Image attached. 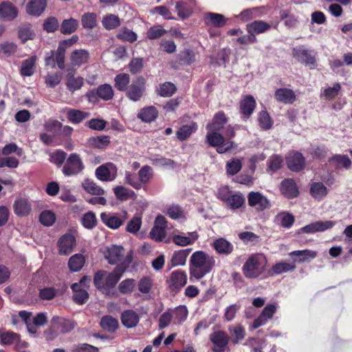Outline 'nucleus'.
<instances>
[{
  "mask_svg": "<svg viewBox=\"0 0 352 352\" xmlns=\"http://www.w3.org/2000/svg\"><path fill=\"white\" fill-rule=\"evenodd\" d=\"M132 261V253L129 252L120 265H118L112 272L104 270L97 272L94 278L95 286L103 293H107L116 286Z\"/></svg>",
  "mask_w": 352,
  "mask_h": 352,
  "instance_id": "f257e3e1",
  "label": "nucleus"
},
{
  "mask_svg": "<svg viewBox=\"0 0 352 352\" xmlns=\"http://www.w3.org/2000/svg\"><path fill=\"white\" fill-rule=\"evenodd\" d=\"M215 263L214 257L204 251L199 250L193 252L190 258V279L202 278L212 272Z\"/></svg>",
  "mask_w": 352,
  "mask_h": 352,
  "instance_id": "f03ea898",
  "label": "nucleus"
},
{
  "mask_svg": "<svg viewBox=\"0 0 352 352\" xmlns=\"http://www.w3.org/2000/svg\"><path fill=\"white\" fill-rule=\"evenodd\" d=\"M267 262V258L263 254L251 255L242 267L243 275L250 279L258 277L265 272Z\"/></svg>",
  "mask_w": 352,
  "mask_h": 352,
  "instance_id": "7ed1b4c3",
  "label": "nucleus"
},
{
  "mask_svg": "<svg viewBox=\"0 0 352 352\" xmlns=\"http://www.w3.org/2000/svg\"><path fill=\"white\" fill-rule=\"evenodd\" d=\"M206 135L207 142L212 147H216L217 152L220 154L227 153L234 147V142L226 140V138L215 131H209Z\"/></svg>",
  "mask_w": 352,
  "mask_h": 352,
  "instance_id": "20e7f679",
  "label": "nucleus"
},
{
  "mask_svg": "<svg viewBox=\"0 0 352 352\" xmlns=\"http://www.w3.org/2000/svg\"><path fill=\"white\" fill-rule=\"evenodd\" d=\"M84 169L83 162L77 153H72L66 160L65 164L63 167L62 171L66 176L75 175L80 173Z\"/></svg>",
  "mask_w": 352,
  "mask_h": 352,
  "instance_id": "39448f33",
  "label": "nucleus"
},
{
  "mask_svg": "<svg viewBox=\"0 0 352 352\" xmlns=\"http://www.w3.org/2000/svg\"><path fill=\"white\" fill-rule=\"evenodd\" d=\"M145 85V79L142 76L138 77L129 86L126 96L133 102L139 101L144 94Z\"/></svg>",
  "mask_w": 352,
  "mask_h": 352,
  "instance_id": "423d86ee",
  "label": "nucleus"
},
{
  "mask_svg": "<svg viewBox=\"0 0 352 352\" xmlns=\"http://www.w3.org/2000/svg\"><path fill=\"white\" fill-rule=\"evenodd\" d=\"M78 40V37L77 36H73L72 38L63 40L59 43L56 51H54L55 60L59 69H63L65 67V57L67 49L75 44Z\"/></svg>",
  "mask_w": 352,
  "mask_h": 352,
  "instance_id": "0eeeda50",
  "label": "nucleus"
},
{
  "mask_svg": "<svg viewBox=\"0 0 352 352\" xmlns=\"http://www.w3.org/2000/svg\"><path fill=\"white\" fill-rule=\"evenodd\" d=\"M102 221L109 228L117 229L121 226L127 219V212L123 211L120 213H106L100 214Z\"/></svg>",
  "mask_w": 352,
  "mask_h": 352,
  "instance_id": "6e6552de",
  "label": "nucleus"
},
{
  "mask_svg": "<svg viewBox=\"0 0 352 352\" xmlns=\"http://www.w3.org/2000/svg\"><path fill=\"white\" fill-rule=\"evenodd\" d=\"M210 340L214 345V352H228L229 337L225 331L219 330L213 332L210 336Z\"/></svg>",
  "mask_w": 352,
  "mask_h": 352,
  "instance_id": "1a4fd4ad",
  "label": "nucleus"
},
{
  "mask_svg": "<svg viewBox=\"0 0 352 352\" xmlns=\"http://www.w3.org/2000/svg\"><path fill=\"white\" fill-rule=\"evenodd\" d=\"M96 176L102 182L113 181L117 176V167L111 162L102 164L96 169Z\"/></svg>",
  "mask_w": 352,
  "mask_h": 352,
  "instance_id": "9d476101",
  "label": "nucleus"
},
{
  "mask_svg": "<svg viewBox=\"0 0 352 352\" xmlns=\"http://www.w3.org/2000/svg\"><path fill=\"white\" fill-rule=\"evenodd\" d=\"M102 253L110 265H116L124 258V249L122 246L113 245L105 248Z\"/></svg>",
  "mask_w": 352,
  "mask_h": 352,
  "instance_id": "9b49d317",
  "label": "nucleus"
},
{
  "mask_svg": "<svg viewBox=\"0 0 352 352\" xmlns=\"http://www.w3.org/2000/svg\"><path fill=\"white\" fill-rule=\"evenodd\" d=\"M187 283V274L181 270H175L170 274L168 280L170 289L177 293Z\"/></svg>",
  "mask_w": 352,
  "mask_h": 352,
  "instance_id": "f8f14e48",
  "label": "nucleus"
},
{
  "mask_svg": "<svg viewBox=\"0 0 352 352\" xmlns=\"http://www.w3.org/2000/svg\"><path fill=\"white\" fill-rule=\"evenodd\" d=\"M166 220L164 217L159 215L155 220L154 226L151 229L150 237L155 241H162L166 236Z\"/></svg>",
  "mask_w": 352,
  "mask_h": 352,
  "instance_id": "ddd939ff",
  "label": "nucleus"
},
{
  "mask_svg": "<svg viewBox=\"0 0 352 352\" xmlns=\"http://www.w3.org/2000/svg\"><path fill=\"white\" fill-rule=\"evenodd\" d=\"M292 54L298 61L305 65H314L316 61L314 52L307 50L303 45L294 48Z\"/></svg>",
  "mask_w": 352,
  "mask_h": 352,
  "instance_id": "4468645a",
  "label": "nucleus"
},
{
  "mask_svg": "<svg viewBox=\"0 0 352 352\" xmlns=\"http://www.w3.org/2000/svg\"><path fill=\"white\" fill-rule=\"evenodd\" d=\"M248 204L256 210L263 211L270 207L269 200L258 192H250L248 195Z\"/></svg>",
  "mask_w": 352,
  "mask_h": 352,
  "instance_id": "2eb2a0df",
  "label": "nucleus"
},
{
  "mask_svg": "<svg viewBox=\"0 0 352 352\" xmlns=\"http://www.w3.org/2000/svg\"><path fill=\"white\" fill-rule=\"evenodd\" d=\"M76 244V241L74 236L71 234L63 235L57 243L58 253L60 255L69 254L73 251Z\"/></svg>",
  "mask_w": 352,
  "mask_h": 352,
  "instance_id": "dca6fc26",
  "label": "nucleus"
},
{
  "mask_svg": "<svg viewBox=\"0 0 352 352\" xmlns=\"http://www.w3.org/2000/svg\"><path fill=\"white\" fill-rule=\"evenodd\" d=\"M74 327V325L72 321L59 316H54L51 320V329L55 333H68Z\"/></svg>",
  "mask_w": 352,
  "mask_h": 352,
  "instance_id": "f3484780",
  "label": "nucleus"
},
{
  "mask_svg": "<svg viewBox=\"0 0 352 352\" xmlns=\"http://www.w3.org/2000/svg\"><path fill=\"white\" fill-rule=\"evenodd\" d=\"M336 225L333 221H318L307 225L301 228V232L304 233H315L316 232H323L333 228Z\"/></svg>",
  "mask_w": 352,
  "mask_h": 352,
  "instance_id": "a211bd4d",
  "label": "nucleus"
},
{
  "mask_svg": "<svg viewBox=\"0 0 352 352\" xmlns=\"http://www.w3.org/2000/svg\"><path fill=\"white\" fill-rule=\"evenodd\" d=\"M287 166L292 171L299 172L305 165V160L300 153H291L287 157Z\"/></svg>",
  "mask_w": 352,
  "mask_h": 352,
  "instance_id": "6ab92c4d",
  "label": "nucleus"
},
{
  "mask_svg": "<svg viewBox=\"0 0 352 352\" xmlns=\"http://www.w3.org/2000/svg\"><path fill=\"white\" fill-rule=\"evenodd\" d=\"M13 210L19 217L28 216L32 210V205L27 198L19 197L17 198L13 204Z\"/></svg>",
  "mask_w": 352,
  "mask_h": 352,
  "instance_id": "aec40b11",
  "label": "nucleus"
},
{
  "mask_svg": "<svg viewBox=\"0 0 352 352\" xmlns=\"http://www.w3.org/2000/svg\"><path fill=\"white\" fill-rule=\"evenodd\" d=\"M47 0H30L26 5V12L31 16H39L47 7Z\"/></svg>",
  "mask_w": 352,
  "mask_h": 352,
  "instance_id": "412c9836",
  "label": "nucleus"
},
{
  "mask_svg": "<svg viewBox=\"0 0 352 352\" xmlns=\"http://www.w3.org/2000/svg\"><path fill=\"white\" fill-rule=\"evenodd\" d=\"M274 98L278 102L285 104H293L296 96L293 90L288 88H280L276 90Z\"/></svg>",
  "mask_w": 352,
  "mask_h": 352,
  "instance_id": "4be33fe9",
  "label": "nucleus"
},
{
  "mask_svg": "<svg viewBox=\"0 0 352 352\" xmlns=\"http://www.w3.org/2000/svg\"><path fill=\"white\" fill-rule=\"evenodd\" d=\"M18 15V9L10 1H3L0 3V18L12 21Z\"/></svg>",
  "mask_w": 352,
  "mask_h": 352,
  "instance_id": "5701e85b",
  "label": "nucleus"
},
{
  "mask_svg": "<svg viewBox=\"0 0 352 352\" xmlns=\"http://www.w3.org/2000/svg\"><path fill=\"white\" fill-rule=\"evenodd\" d=\"M71 64L74 67H80L88 63L89 53L87 50L79 49L74 50L70 56Z\"/></svg>",
  "mask_w": 352,
  "mask_h": 352,
  "instance_id": "b1692460",
  "label": "nucleus"
},
{
  "mask_svg": "<svg viewBox=\"0 0 352 352\" xmlns=\"http://www.w3.org/2000/svg\"><path fill=\"white\" fill-rule=\"evenodd\" d=\"M271 28V25L262 20H256L246 25L248 34L256 36V34H263Z\"/></svg>",
  "mask_w": 352,
  "mask_h": 352,
  "instance_id": "393cba45",
  "label": "nucleus"
},
{
  "mask_svg": "<svg viewBox=\"0 0 352 352\" xmlns=\"http://www.w3.org/2000/svg\"><path fill=\"white\" fill-rule=\"evenodd\" d=\"M211 245L217 254L226 256L230 254L234 249L232 244L224 238L215 239Z\"/></svg>",
  "mask_w": 352,
  "mask_h": 352,
  "instance_id": "a878e982",
  "label": "nucleus"
},
{
  "mask_svg": "<svg viewBox=\"0 0 352 352\" xmlns=\"http://www.w3.org/2000/svg\"><path fill=\"white\" fill-rule=\"evenodd\" d=\"M280 191L285 197L292 199L298 196V190L292 179H287L281 182Z\"/></svg>",
  "mask_w": 352,
  "mask_h": 352,
  "instance_id": "bb28decb",
  "label": "nucleus"
},
{
  "mask_svg": "<svg viewBox=\"0 0 352 352\" xmlns=\"http://www.w3.org/2000/svg\"><path fill=\"white\" fill-rule=\"evenodd\" d=\"M140 320L138 314L133 310L124 311L121 314L122 324L127 328H133L137 326Z\"/></svg>",
  "mask_w": 352,
  "mask_h": 352,
  "instance_id": "cd10ccee",
  "label": "nucleus"
},
{
  "mask_svg": "<svg viewBox=\"0 0 352 352\" xmlns=\"http://www.w3.org/2000/svg\"><path fill=\"white\" fill-rule=\"evenodd\" d=\"M205 23L208 25H211L215 28L223 27L226 23V19L223 14L208 12L205 16Z\"/></svg>",
  "mask_w": 352,
  "mask_h": 352,
  "instance_id": "c85d7f7f",
  "label": "nucleus"
},
{
  "mask_svg": "<svg viewBox=\"0 0 352 352\" xmlns=\"http://www.w3.org/2000/svg\"><path fill=\"white\" fill-rule=\"evenodd\" d=\"M227 123V118L223 112L219 111L215 114L211 123L206 126L208 131H219L222 129Z\"/></svg>",
  "mask_w": 352,
  "mask_h": 352,
  "instance_id": "c756f323",
  "label": "nucleus"
},
{
  "mask_svg": "<svg viewBox=\"0 0 352 352\" xmlns=\"http://www.w3.org/2000/svg\"><path fill=\"white\" fill-rule=\"evenodd\" d=\"M256 106V102L253 96H246L240 102L241 113L248 118L253 112Z\"/></svg>",
  "mask_w": 352,
  "mask_h": 352,
  "instance_id": "7c9ffc66",
  "label": "nucleus"
},
{
  "mask_svg": "<svg viewBox=\"0 0 352 352\" xmlns=\"http://www.w3.org/2000/svg\"><path fill=\"white\" fill-rule=\"evenodd\" d=\"M198 239V234L196 232H188V236L180 234H175L173 236V242L179 246H186L192 244Z\"/></svg>",
  "mask_w": 352,
  "mask_h": 352,
  "instance_id": "2f4dec72",
  "label": "nucleus"
},
{
  "mask_svg": "<svg viewBox=\"0 0 352 352\" xmlns=\"http://www.w3.org/2000/svg\"><path fill=\"white\" fill-rule=\"evenodd\" d=\"M85 263V257L82 254H75L68 261V267L72 272L80 271Z\"/></svg>",
  "mask_w": 352,
  "mask_h": 352,
  "instance_id": "473e14b6",
  "label": "nucleus"
},
{
  "mask_svg": "<svg viewBox=\"0 0 352 352\" xmlns=\"http://www.w3.org/2000/svg\"><path fill=\"white\" fill-rule=\"evenodd\" d=\"M310 194L314 199L320 200L327 196L328 190L322 182H314L311 186Z\"/></svg>",
  "mask_w": 352,
  "mask_h": 352,
  "instance_id": "72a5a7b5",
  "label": "nucleus"
},
{
  "mask_svg": "<svg viewBox=\"0 0 352 352\" xmlns=\"http://www.w3.org/2000/svg\"><path fill=\"white\" fill-rule=\"evenodd\" d=\"M84 84V79L80 76H75L72 74H68L66 77V85L67 89L74 92L80 89Z\"/></svg>",
  "mask_w": 352,
  "mask_h": 352,
  "instance_id": "f704fd0d",
  "label": "nucleus"
},
{
  "mask_svg": "<svg viewBox=\"0 0 352 352\" xmlns=\"http://www.w3.org/2000/svg\"><path fill=\"white\" fill-rule=\"evenodd\" d=\"M138 175V182H140L142 186V184H148L153 178V170L151 166L145 165L139 170Z\"/></svg>",
  "mask_w": 352,
  "mask_h": 352,
  "instance_id": "c9c22d12",
  "label": "nucleus"
},
{
  "mask_svg": "<svg viewBox=\"0 0 352 352\" xmlns=\"http://www.w3.org/2000/svg\"><path fill=\"white\" fill-rule=\"evenodd\" d=\"M87 143L89 146L102 149L109 144L110 140L108 135H100L88 138Z\"/></svg>",
  "mask_w": 352,
  "mask_h": 352,
  "instance_id": "e433bc0d",
  "label": "nucleus"
},
{
  "mask_svg": "<svg viewBox=\"0 0 352 352\" xmlns=\"http://www.w3.org/2000/svg\"><path fill=\"white\" fill-rule=\"evenodd\" d=\"M83 189L88 193L95 195H103L104 190L98 186L94 181L87 179L82 183Z\"/></svg>",
  "mask_w": 352,
  "mask_h": 352,
  "instance_id": "4c0bfd02",
  "label": "nucleus"
},
{
  "mask_svg": "<svg viewBox=\"0 0 352 352\" xmlns=\"http://www.w3.org/2000/svg\"><path fill=\"white\" fill-rule=\"evenodd\" d=\"M36 60V56H32L22 62L20 69V72L22 76H31L34 74Z\"/></svg>",
  "mask_w": 352,
  "mask_h": 352,
  "instance_id": "58836bf2",
  "label": "nucleus"
},
{
  "mask_svg": "<svg viewBox=\"0 0 352 352\" xmlns=\"http://www.w3.org/2000/svg\"><path fill=\"white\" fill-rule=\"evenodd\" d=\"M230 333L232 342L234 344H237L240 340H243L245 337V329L239 324L231 325L228 327Z\"/></svg>",
  "mask_w": 352,
  "mask_h": 352,
  "instance_id": "ea45409f",
  "label": "nucleus"
},
{
  "mask_svg": "<svg viewBox=\"0 0 352 352\" xmlns=\"http://www.w3.org/2000/svg\"><path fill=\"white\" fill-rule=\"evenodd\" d=\"M191 250V248H188L175 252L171 258L172 265L173 266L184 265Z\"/></svg>",
  "mask_w": 352,
  "mask_h": 352,
  "instance_id": "a19ab883",
  "label": "nucleus"
},
{
  "mask_svg": "<svg viewBox=\"0 0 352 352\" xmlns=\"http://www.w3.org/2000/svg\"><path fill=\"white\" fill-rule=\"evenodd\" d=\"M115 87L121 91H126L130 82V76L128 74L122 73L116 76Z\"/></svg>",
  "mask_w": 352,
  "mask_h": 352,
  "instance_id": "79ce46f5",
  "label": "nucleus"
},
{
  "mask_svg": "<svg viewBox=\"0 0 352 352\" xmlns=\"http://www.w3.org/2000/svg\"><path fill=\"white\" fill-rule=\"evenodd\" d=\"M100 326L103 329L109 332H113L118 327V322L111 316H105L101 319Z\"/></svg>",
  "mask_w": 352,
  "mask_h": 352,
  "instance_id": "37998d69",
  "label": "nucleus"
},
{
  "mask_svg": "<svg viewBox=\"0 0 352 352\" xmlns=\"http://www.w3.org/2000/svg\"><path fill=\"white\" fill-rule=\"evenodd\" d=\"M197 128V126L195 123L184 125L177 131V138L181 141L185 140L190 137L192 133L195 132Z\"/></svg>",
  "mask_w": 352,
  "mask_h": 352,
  "instance_id": "c03bdc74",
  "label": "nucleus"
},
{
  "mask_svg": "<svg viewBox=\"0 0 352 352\" xmlns=\"http://www.w3.org/2000/svg\"><path fill=\"white\" fill-rule=\"evenodd\" d=\"M138 116L142 121L150 122L157 118V111L154 107H148L142 109Z\"/></svg>",
  "mask_w": 352,
  "mask_h": 352,
  "instance_id": "a18cd8bd",
  "label": "nucleus"
},
{
  "mask_svg": "<svg viewBox=\"0 0 352 352\" xmlns=\"http://www.w3.org/2000/svg\"><path fill=\"white\" fill-rule=\"evenodd\" d=\"M226 206L232 210H236L241 207L245 199L241 195L234 194L229 197L228 199L224 198Z\"/></svg>",
  "mask_w": 352,
  "mask_h": 352,
  "instance_id": "49530a36",
  "label": "nucleus"
},
{
  "mask_svg": "<svg viewBox=\"0 0 352 352\" xmlns=\"http://www.w3.org/2000/svg\"><path fill=\"white\" fill-rule=\"evenodd\" d=\"M78 27V21L73 18L65 19L61 24L60 31L63 34H69L74 32Z\"/></svg>",
  "mask_w": 352,
  "mask_h": 352,
  "instance_id": "de8ad7c7",
  "label": "nucleus"
},
{
  "mask_svg": "<svg viewBox=\"0 0 352 352\" xmlns=\"http://www.w3.org/2000/svg\"><path fill=\"white\" fill-rule=\"evenodd\" d=\"M175 85L170 82H166L160 85L158 94L162 97H170L176 91Z\"/></svg>",
  "mask_w": 352,
  "mask_h": 352,
  "instance_id": "09e8293b",
  "label": "nucleus"
},
{
  "mask_svg": "<svg viewBox=\"0 0 352 352\" xmlns=\"http://www.w3.org/2000/svg\"><path fill=\"white\" fill-rule=\"evenodd\" d=\"M239 238L246 244L256 245L261 241L259 236L254 232L245 231L239 234Z\"/></svg>",
  "mask_w": 352,
  "mask_h": 352,
  "instance_id": "8fccbe9b",
  "label": "nucleus"
},
{
  "mask_svg": "<svg viewBox=\"0 0 352 352\" xmlns=\"http://www.w3.org/2000/svg\"><path fill=\"white\" fill-rule=\"evenodd\" d=\"M97 95L104 100H109L113 96V90L109 84L100 85L97 89Z\"/></svg>",
  "mask_w": 352,
  "mask_h": 352,
  "instance_id": "3c124183",
  "label": "nucleus"
},
{
  "mask_svg": "<svg viewBox=\"0 0 352 352\" xmlns=\"http://www.w3.org/2000/svg\"><path fill=\"white\" fill-rule=\"evenodd\" d=\"M102 25L107 30L115 29L120 24L119 18L114 14H108L103 17Z\"/></svg>",
  "mask_w": 352,
  "mask_h": 352,
  "instance_id": "603ef678",
  "label": "nucleus"
},
{
  "mask_svg": "<svg viewBox=\"0 0 352 352\" xmlns=\"http://www.w3.org/2000/svg\"><path fill=\"white\" fill-rule=\"evenodd\" d=\"M293 255L299 257V262H303L309 258H314L317 256V252L309 250H296L289 253V256Z\"/></svg>",
  "mask_w": 352,
  "mask_h": 352,
  "instance_id": "864d4df0",
  "label": "nucleus"
},
{
  "mask_svg": "<svg viewBox=\"0 0 352 352\" xmlns=\"http://www.w3.org/2000/svg\"><path fill=\"white\" fill-rule=\"evenodd\" d=\"M81 21L85 28L93 29L96 25V14L93 12L85 13L82 16Z\"/></svg>",
  "mask_w": 352,
  "mask_h": 352,
  "instance_id": "5fc2aeb1",
  "label": "nucleus"
},
{
  "mask_svg": "<svg viewBox=\"0 0 352 352\" xmlns=\"http://www.w3.org/2000/svg\"><path fill=\"white\" fill-rule=\"evenodd\" d=\"M88 113L80 110L70 109L67 112L68 119L73 123H79L88 116Z\"/></svg>",
  "mask_w": 352,
  "mask_h": 352,
  "instance_id": "6e6d98bb",
  "label": "nucleus"
},
{
  "mask_svg": "<svg viewBox=\"0 0 352 352\" xmlns=\"http://www.w3.org/2000/svg\"><path fill=\"white\" fill-rule=\"evenodd\" d=\"M258 120L261 129L267 130L272 127V120L266 111H261L259 113Z\"/></svg>",
  "mask_w": 352,
  "mask_h": 352,
  "instance_id": "4d7b16f0",
  "label": "nucleus"
},
{
  "mask_svg": "<svg viewBox=\"0 0 352 352\" xmlns=\"http://www.w3.org/2000/svg\"><path fill=\"white\" fill-rule=\"evenodd\" d=\"M0 340L3 344H10L14 342H18L19 340V336L14 332H3L0 331Z\"/></svg>",
  "mask_w": 352,
  "mask_h": 352,
  "instance_id": "13d9d810",
  "label": "nucleus"
},
{
  "mask_svg": "<svg viewBox=\"0 0 352 352\" xmlns=\"http://www.w3.org/2000/svg\"><path fill=\"white\" fill-rule=\"evenodd\" d=\"M241 167L242 164L240 160L232 159L227 162L226 170L228 175H234L241 170Z\"/></svg>",
  "mask_w": 352,
  "mask_h": 352,
  "instance_id": "bf43d9fd",
  "label": "nucleus"
},
{
  "mask_svg": "<svg viewBox=\"0 0 352 352\" xmlns=\"http://www.w3.org/2000/svg\"><path fill=\"white\" fill-rule=\"evenodd\" d=\"M296 268L295 265L289 264L285 262L276 263L272 267V271L276 274H281L289 271H292Z\"/></svg>",
  "mask_w": 352,
  "mask_h": 352,
  "instance_id": "052dcab7",
  "label": "nucleus"
},
{
  "mask_svg": "<svg viewBox=\"0 0 352 352\" xmlns=\"http://www.w3.org/2000/svg\"><path fill=\"white\" fill-rule=\"evenodd\" d=\"M55 214L50 210H45L42 212L39 217L40 222L45 226H52L55 222Z\"/></svg>",
  "mask_w": 352,
  "mask_h": 352,
  "instance_id": "680f3d73",
  "label": "nucleus"
},
{
  "mask_svg": "<svg viewBox=\"0 0 352 352\" xmlns=\"http://www.w3.org/2000/svg\"><path fill=\"white\" fill-rule=\"evenodd\" d=\"M135 287V280L128 278L122 280L118 285V289L120 293L126 294L131 293Z\"/></svg>",
  "mask_w": 352,
  "mask_h": 352,
  "instance_id": "e2e57ef3",
  "label": "nucleus"
},
{
  "mask_svg": "<svg viewBox=\"0 0 352 352\" xmlns=\"http://www.w3.org/2000/svg\"><path fill=\"white\" fill-rule=\"evenodd\" d=\"M67 153L63 151H56L50 154V162L60 167L66 160Z\"/></svg>",
  "mask_w": 352,
  "mask_h": 352,
  "instance_id": "0e129e2a",
  "label": "nucleus"
},
{
  "mask_svg": "<svg viewBox=\"0 0 352 352\" xmlns=\"http://www.w3.org/2000/svg\"><path fill=\"white\" fill-rule=\"evenodd\" d=\"M152 286V280L146 276L142 278L138 284V289L142 294H148L151 290Z\"/></svg>",
  "mask_w": 352,
  "mask_h": 352,
  "instance_id": "69168bd1",
  "label": "nucleus"
},
{
  "mask_svg": "<svg viewBox=\"0 0 352 352\" xmlns=\"http://www.w3.org/2000/svg\"><path fill=\"white\" fill-rule=\"evenodd\" d=\"M117 36L118 38H120L121 40L131 42V43L137 40L136 34L135 32H133V31H131L129 29H126V28L121 29L120 30V32H118Z\"/></svg>",
  "mask_w": 352,
  "mask_h": 352,
  "instance_id": "338daca9",
  "label": "nucleus"
},
{
  "mask_svg": "<svg viewBox=\"0 0 352 352\" xmlns=\"http://www.w3.org/2000/svg\"><path fill=\"white\" fill-rule=\"evenodd\" d=\"M96 217L94 213L89 212L86 213L82 219V225L88 229H91L96 225Z\"/></svg>",
  "mask_w": 352,
  "mask_h": 352,
  "instance_id": "774afa93",
  "label": "nucleus"
}]
</instances>
